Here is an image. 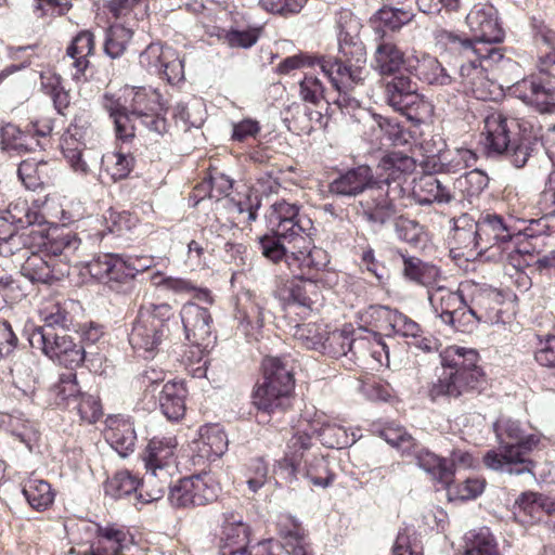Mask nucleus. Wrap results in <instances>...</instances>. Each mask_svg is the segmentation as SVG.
<instances>
[{
  "label": "nucleus",
  "instance_id": "nucleus-1",
  "mask_svg": "<svg viewBox=\"0 0 555 555\" xmlns=\"http://www.w3.org/2000/svg\"><path fill=\"white\" fill-rule=\"evenodd\" d=\"M177 444L172 436L151 439L143 457L146 474L142 481L128 470L117 472L106 480L105 494L114 499L134 494L135 505L159 500L177 470L173 457Z\"/></svg>",
  "mask_w": 555,
  "mask_h": 555
},
{
  "label": "nucleus",
  "instance_id": "nucleus-2",
  "mask_svg": "<svg viewBox=\"0 0 555 555\" xmlns=\"http://www.w3.org/2000/svg\"><path fill=\"white\" fill-rule=\"evenodd\" d=\"M318 64L337 91L333 104L344 114L359 109L360 102L349 91L364 79L366 52L360 38L340 30L337 55L323 56Z\"/></svg>",
  "mask_w": 555,
  "mask_h": 555
},
{
  "label": "nucleus",
  "instance_id": "nucleus-3",
  "mask_svg": "<svg viewBox=\"0 0 555 555\" xmlns=\"http://www.w3.org/2000/svg\"><path fill=\"white\" fill-rule=\"evenodd\" d=\"M493 431L500 450H489L483 456L485 465L509 475L529 473L534 476V462L529 454L539 447L541 434L528 431L519 421L500 417L493 423Z\"/></svg>",
  "mask_w": 555,
  "mask_h": 555
},
{
  "label": "nucleus",
  "instance_id": "nucleus-4",
  "mask_svg": "<svg viewBox=\"0 0 555 555\" xmlns=\"http://www.w3.org/2000/svg\"><path fill=\"white\" fill-rule=\"evenodd\" d=\"M415 162L401 153L385 155L378 166V172L373 175L369 166L361 165L339 173L330 184L328 192L338 197H356L366 190L382 189L391 183L400 185L405 175L412 172Z\"/></svg>",
  "mask_w": 555,
  "mask_h": 555
},
{
  "label": "nucleus",
  "instance_id": "nucleus-5",
  "mask_svg": "<svg viewBox=\"0 0 555 555\" xmlns=\"http://www.w3.org/2000/svg\"><path fill=\"white\" fill-rule=\"evenodd\" d=\"M482 135L488 155H503L515 168L526 166L538 144L535 138L526 133L518 119L499 111L483 119Z\"/></svg>",
  "mask_w": 555,
  "mask_h": 555
},
{
  "label": "nucleus",
  "instance_id": "nucleus-6",
  "mask_svg": "<svg viewBox=\"0 0 555 555\" xmlns=\"http://www.w3.org/2000/svg\"><path fill=\"white\" fill-rule=\"evenodd\" d=\"M311 447V434L296 431L287 441L284 457L278 462L279 472L289 482L308 480L314 487L326 488L334 480V474L324 456L308 453Z\"/></svg>",
  "mask_w": 555,
  "mask_h": 555
},
{
  "label": "nucleus",
  "instance_id": "nucleus-7",
  "mask_svg": "<svg viewBox=\"0 0 555 555\" xmlns=\"http://www.w3.org/2000/svg\"><path fill=\"white\" fill-rule=\"evenodd\" d=\"M441 364L450 372L440 377L429 389L431 399L441 396L460 397L464 392L477 389L483 374L477 365L478 353L474 349L450 346L441 353Z\"/></svg>",
  "mask_w": 555,
  "mask_h": 555
},
{
  "label": "nucleus",
  "instance_id": "nucleus-8",
  "mask_svg": "<svg viewBox=\"0 0 555 555\" xmlns=\"http://www.w3.org/2000/svg\"><path fill=\"white\" fill-rule=\"evenodd\" d=\"M263 377L253 391V404L264 413L283 412L291 406L294 378L287 362L276 357L262 361Z\"/></svg>",
  "mask_w": 555,
  "mask_h": 555
},
{
  "label": "nucleus",
  "instance_id": "nucleus-9",
  "mask_svg": "<svg viewBox=\"0 0 555 555\" xmlns=\"http://www.w3.org/2000/svg\"><path fill=\"white\" fill-rule=\"evenodd\" d=\"M170 315L171 307L168 304L142 307L129 334V344L133 350L146 359L153 358L167 336Z\"/></svg>",
  "mask_w": 555,
  "mask_h": 555
},
{
  "label": "nucleus",
  "instance_id": "nucleus-10",
  "mask_svg": "<svg viewBox=\"0 0 555 555\" xmlns=\"http://www.w3.org/2000/svg\"><path fill=\"white\" fill-rule=\"evenodd\" d=\"M268 230L296 247L309 243L313 230L312 220L300 211V206L286 201L275 202L266 215Z\"/></svg>",
  "mask_w": 555,
  "mask_h": 555
},
{
  "label": "nucleus",
  "instance_id": "nucleus-11",
  "mask_svg": "<svg viewBox=\"0 0 555 555\" xmlns=\"http://www.w3.org/2000/svg\"><path fill=\"white\" fill-rule=\"evenodd\" d=\"M268 230L296 247L309 243L313 230L312 220L300 211V206L286 201L275 202L266 215Z\"/></svg>",
  "mask_w": 555,
  "mask_h": 555
},
{
  "label": "nucleus",
  "instance_id": "nucleus-12",
  "mask_svg": "<svg viewBox=\"0 0 555 555\" xmlns=\"http://www.w3.org/2000/svg\"><path fill=\"white\" fill-rule=\"evenodd\" d=\"M28 340L33 348L40 349L50 359L70 369L79 366L87 354L85 346L56 328L36 327Z\"/></svg>",
  "mask_w": 555,
  "mask_h": 555
},
{
  "label": "nucleus",
  "instance_id": "nucleus-13",
  "mask_svg": "<svg viewBox=\"0 0 555 555\" xmlns=\"http://www.w3.org/2000/svg\"><path fill=\"white\" fill-rule=\"evenodd\" d=\"M171 483V481L169 482ZM168 500L177 508L204 506L218 498L219 487L208 474H199L179 479L168 485Z\"/></svg>",
  "mask_w": 555,
  "mask_h": 555
},
{
  "label": "nucleus",
  "instance_id": "nucleus-14",
  "mask_svg": "<svg viewBox=\"0 0 555 555\" xmlns=\"http://www.w3.org/2000/svg\"><path fill=\"white\" fill-rule=\"evenodd\" d=\"M428 299L441 321L453 330L465 333L462 313L466 308V285L456 291L437 286L428 291Z\"/></svg>",
  "mask_w": 555,
  "mask_h": 555
},
{
  "label": "nucleus",
  "instance_id": "nucleus-15",
  "mask_svg": "<svg viewBox=\"0 0 555 555\" xmlns=\"http://www.w3.org/2000/svg\"><path fill=\"white\" fill-rule=\"evenodd\" d=\"M390 77L384 87L386 103L395 111L413 118L420 107L425 105L423 96L417 92V83L403 73Z\"/></svg>",
  "mask_w": 555,
  "mask_h": 555
},
{
  "label": "nucleus",
  "instance_id": "nucleus-16",
  "mask_svg": "<svg viewBox=\"0 0 555 555\" xmlns=\"http://www.w3.org/2000/svg\"><path fill=\"white\" fill-rule=\"evenodd\" d=\"M514 92L520 100L541 113L555 111V77L548 73L540 72L524 78L514 86Z\"/></svg>",
  "mask_w": 555,
  "mask_h": 555
},
{
  "label": "nucleus",
  "instance_id": "nucleus-17",
  "mask_svg": "<svg viewBox=\"0 0 555 555\" xmlns=\"http://www.w3.org/2000/svg\"><path fill=\"white\" fill-rule=\"evenodd\" d=\"M275 294L285 306L297 307L304 317L315 310L322 299L320 286L311 278L287 280Z\"/></svg>",
  "mask_w": 555,
  "mask_h": 555
},
{
  "label": "nucleus",
  "instance_id": "nucleus-18",
  "mask_svg": "<svg viewBox=\"0 0 555 555\" xmlns=\"http://www.w3.org/2000/svg\"><path fill=\"white\" fill-rule=\"evenodd\" d=\"M472 40L477 43H500L505 34L496 9L490 3H478L466 16Z\"/></svg>",
  "mask_w": 555,
  "mask_h": 555
},
{
  "label": "nucleus",
  "instance_id": "nucleus-19",
  "mask_svg": "<svg viewBox=\"0 0 555 555\" xmlns=\"http://www.w3.org/2000/svg\"><path fill=\"white\" fill-rule=\"evenodd\" d=\"M131 103L128 109L139 119V125L157 134L167 131V120L156 113L159 106V94L151 89H132Z\"/></svg>",
  "mask_w": 555,
  "mask_h": 555
},
{
  "label": "nucleus",
  "instance_id": "nucleus-20",
  "mask_svg": "<svg viewBox=\"0 0 555 555\" xmlns=\"http://www.w3.org/2000/svg\"><path fill=\"white\" fill-rule=\"evenodd\" d=\"M479 240L482 242L485 253L496 247L504 250L512 240L520 232L511 218L496 214H482L477 220Z\"/></svg>",
  "mask_w": 555,
  "mask_h": 555
},
{
  "label": "nucleus",
  "instance_id": "nucleus-21",
  "mask_svg": "<svg viewBox=\"0 0 555 555\" xmlns=\"http://www.w3.org/2000/svg\"><path fill=\"white\" fill-rule=\"evenodd\" d=\"M21 273L33 283L52 284L67 276L69 268L46 253H31L22 264Z\"/></svg>",
  "mask_w": 555,
  "mask_h": 555
},
{
  "label": "nucleus",
  "instance_id": "nucleus-22",
  "mask_svg": "<svg viewBox=\"0 0 555 555\" xmlns=\"http://www.w3.org/2000/svg\"><path fill=\"white\" fill-rule=\"evenodd\" d=\"M404 178L401 180L403 181ZM402 184V182H400ZM377 194L367 199L361 201L360 214L372 225L382 227L392 220L397 214L396 206L390 199V192H401V185L391 183L389 186L382 185V189H374Z\"/></svg>",
  "mask_w": 555,
  "mask_h": 555
},
{
  "label": "nucleus",
  "instance_id": "nucleus-23",
  "mask_svg": "<svg viewBox=\"0 0 555 555\" xmlns=\"http://www.w3.org/2000/svg\"><path fill=\"white\" fill-rule=\"evenodd\" d=\"M185 338L195 345H204L209 340L212 328V318L209 310L195 302L184 304L180 310Z\"/></svg>",
  "mask_w": 555,
  "mask_h": 555
},
{
  "label": "nucleus",
  "instance_id": "nucleus-24",
  "mask_svg": "<svg viewBox=\"0 0 555 555\" xmlns=\"http://www.w3.org/2000/svg\"><path fill=\"white\" fill-rule=\"evenodd\" d=\"M219 541L220 555H253L249 551V527L233 513L223 515Z\"/></svg>",
  "mask_w": 555,
  "mask_h": 555
},
{
  "label": "nucleus",
  "instance_id": "nucleus-25",
  "mask_svg": "<svg viewBox=\"0 0 555 555\" xmlns=\"http://www.w3.org/2000/svg\"><path fill=\"white\" fill-rule=\"evenodd\" d=\"M80 244L81 240L75 232L65 227H55L48 231L40 247L41 253L69 266Z\"/></svg>",
  "mask_w": 555,
  "mask_h": 555
},
{
  "label": "nucleus",
  "instance_id": "nucleus-26",
  "mask_svg": "<svg viewBox=\"0 0 555 555\" xmlns=\"http://www.w3.org/2000/svg\"><path fill=\"white\" fill-rule=\"evenodd\" d=\"M292 245V253L287 258V267L295 276L302 279L310 275L313 271H320L330 262L327 253L320 247L311 246L312 240L309 235V243L304 247Z\"/></svg>",
  "mask_w": 555,
  "mask_h": 555
},
{
  "label": "nucleus",
  "instance_id": "nucleus-27",
  "mask_svg": "<svg viewBox=\"0 0 555 555\" xmlns=\"http://www.w3.org/2000/svg\"><path fill=\"white\" fill-rule=\"evenodd\" d=\"M131 544L132 538L124 527L98 526L96 540L85 555H124Z\"/></svg>",
  "mask_w": 555,
  "mask_h": 555
},
{
  "label": "nucleus",
  "instance_id": "nucleus-28",
  "mask_svg": "<svg viewBox=\"0 0 555 555\" xmlns=\"http://www.w3.org/2000/svg\"><path fill=\"white\" fill-rule=\"evenodd\" d=\"M404 53L392 41L391 36L377 27L376 49L373 66L382 76H391L401 73Z\"/></svg>",
  "mask_w": 555,
  "mask_h": 555
},
{
  "label": "nucleus",
  "instance_id": "nucleus-29",
  "mask_svg": "<svg viewBox=\"0 0 555 555\" xmlns=\"http://www.w3.org/2000/svg\"><path fill=\"white\" fill-rule=\"evenodd\" d=\"M494 294L474 285H466V308L462 313L465 333L472 332L477 324L489 317L493 307Z\"/></svg>",
  "mask_w": 555,
  "mask_h": 555
},
{
  "label": "nucleus",
  "instance_id": "nucleus-30",
  "mask_svg": "<svg viewBox=\"0 0 555 555\" xmlns=\"http://www.w3.org/2000/svg\"><path fill=\"white\" fill-rule=\"evenodd\" d=\"M479 228L477 220L468 218L466 215L461 216L455 220V225L452 234V242L455 249L461 251V255L466 259H475L482 254L483 244L479 240Z\"/></svg>",
  "mask_w": 555,
  "mask_h": 555
},
{
  "label": "nucleus",
  "instance_id": "nucleus-31",
  "mask_svg": "<svg viewBox=\"0 0 555 555\" xmlns=\"http://www.w3.org/2000/svg\"><path fill=\"white\" fill-rule=\"evenodd\" d=\"M460 66L459 77L453 78V80L461 85L465 93L486 101L489 98V80L486 70L477 56H470Z\"/></svg>",
  "mask_w": 555,
  "mask_h": 555
},
{
  "label": "nucleus",
  "instance_id": "nucleus-32",
  "mask_svg": "<svg viewBox=\"0 0 555 555\" xmlns=\"http://www.w3.org/2000/svg\"><path fill=\"white\" fill-rule=\"evenodd\" d=\"M266 306L263 300L247 295L244 301H240L234 314L238 321V328L249 338L257 339L266 320Z\"/></svg>",
  "mask_w": 555,
  "mask_h": 555
},
{
  "label": "nucleus",
  "instance_id": "nucleus-33",
  "mask_svg": "<svg viewBox=\"0 0 555 555\" xmlns=\"http://www.w3.org/2000/svg\"><path fill=\"white\" fill-rule=\"evenodd\" d=\"M433 37L440 55L444 57L459 56L469 59L476 53H482V49L477 48L472 38L462 37L454 31L441 27L433 31Z\"/></svg>",
  "mask_w": 555,
  "mask_h": 555
},
{
  "label": "nucleus",
  "instance_id": "nucleus-34",
  "mask_svg": "<svg viewBox=\"0 0 555 555\" xmlns=\"http://www.w3.org/2000/svg\"><path fill=\"white\" fill-rule=\"evenodd\" d=\"M433 37L440 55L444 57L459 56L469 59L476 53H482V49L477 48L472 38L462 37L454 31L441 27L433 31Z\"/></svg>",
  "mask_w": 555,
  "mask_h": 555
},
{
  "label": "nucleus",
  "instance_id": "nucleus-35",
  "mask_svg": "<svg viewBox=\"0 0 555 555\" xmlns=\"http://www.w3.org/2000/svg\"><path fill=\"white\" fill-rule=\"evenodd\" d=\"M105 439L121 457H127L137 442L133 423L119 416L108 417Z\"/></svg>",
  "mask_w": 555,
  "mask_h": 555
},
{
  "label": "nucleus",
  "instance_id": "nucleus-36",
  "mask_svg": "<svg viewBox=\"0 0 555 555\" xmlns=\"http://www.w3.org/2000/svg\"><path fill=\"white\" fill-rule=\"evenodd\" d=\"M125 268V258L116 254L100 255L88 263L91 276L112 288L113 283H126Z\"/></svg>",
  "mask_w": 555,
  "mask_h": 555
},
{
  "label": "nucleus",
  "instance_id": "nucleus-37",
  "mask_svg": "<svg viewBox=\"0 0 555 555\" xmlns=\"http://www.w3.org/2000/svg\"><path fill=\"white\" fill-rule=\"evenodd\" d=\"M402 258V274L405 280L425 286H434L441 276L440 269L422 259L400 254Z\"/></svg>",
  "mask_w": 555,
  "mask_h": 555
},
{
  "label": "nucleus",
  "instance_id": "nucleus-38",
  "mask_svg": "<svg viewBox=\"0 0 555 555\" xmlns=\"http://www.w3.org/2000/svg\"><path fill=\"white\" fill-rule=\"evenodd\" d=\"M186 395L183 382H168L163 386L158 401L163 414L169 421H178L184 416Z\"/></svg>",
  "mask_w": 555,
  "mask_h": 555
},
{
  "label": "nucleus",
  "instance_id": "nucleus-39",
  "mask_svg": "<svg viewBox=\"0 0 555 555\" xmlns=\"http://www.w3.org/2000/svg\"><path fill=\"white\" fill-rule=\"evenodd\" d=\"M103 106L113 119L117 139L121 141L131 140L135 135L139 124L135 115H132L128 107L119 103L118 100L108 95L104 96Z\"/></svg>",
  "mask_w": 555,
  "mask_h": 555
},
{
  "label": "nucleus",
  "instance_id": "nucleus-40",
  "mask_svg": "<svg viewBox=\"0 0 555 555\" xmlns=\"http://www.w3.org/2000/svg\"><path fill=\"white\" fill-rule=\"evenodd\" d=\"M36 360L31 353L21 354L11 366L13 385L24 396L31 398L36 391Z\"/></svg>",
  "mask_w": 555,
  "mask_h": 555
},
{
  "label": "nucleus",
  "instance_id": "nucleus-41",
  "mask_svg": "<svg viewBox=\"0 0 555 555\" xmlns=\"http://www.w3.org/2000/svg\"><path fill=\"white\" fill-rule=\"evenodd\" d=\"M413 195L420 205L450 203V190L434 175L423 176L413 189Z\"/></svg>",
  "mask_w": 555,
  "mask_h": 555
},
{
  "label": "nucleus",
  "instance_id": "nucleus-42",
  "mask_svg": "<svg viewBox=\"0 0 555 555\" xmlns=\"http://www.w3.org/2000/svg\"><path fill=\"white\" fill-rule=\"evenodd\" d=\"M228 449L225 433L218 425L204 426L199 429L198 450L202 456L215 461Z\"/></svg>",
  "mask_w": 555,
  "mask_h": 555
},
{
  "label": "nucleus",
  "instance_id": "nucleus-43",
  "mask_svg": "<svg viewBox=\"0 0 555 555\" xmlns=\"http://www.w3.org/2000/svg\"><path fill=\"white\" fill-rule=\"evenodd\" d=\"M416 464L420 468L431 474L439 482L447 486L449 491L452 492L453 472L449 462L446 459H440L435 453L428 450H422L416 455Z\"/></svg>",
  "mask_w": 555,
  "mask_h": 555
},
{
  "label": "nucleus",
  "instance_id": "nucleus-44",
  "mask_svg": "<svg viewBox=\"0 0 555 555\" xmlns=\"http://www.w3.org/2000/svg\"><path fill=\"white\" fill-rule=\"evenodd\" d=\"M366 120L370 121L372 126L378 127L383 132L382 138H384V145L405 146L411 144L413 139L411 132L404 129L399 122L380 115H366Z\"/></svg>",
  "mask_w": 555,
  "mask_h": 555
},
{
  "label": "nucleus",
  "instance_id": "nucleus-45",
  "mask_svg": "<svg viewBox=\"0 0 555 555\" xmlns=\"http://www.w3.org/2000/svg\"><path fill=\"white\" fill-rule=\"evenodd\" d=\"M172 117L184 131L199 128L205 120L204 103L198 99L178 102L172 108Z\"/></svg>",
  "mask_w": 555,
  "mask_h": 555
},
{
  "label": "nucleus",
  "instance_id": "nucleus-46",
  "mask_svg": "<svg viewBox=\"0 0 555 555\" xmlns=\"http://www.w3.org/2000/svg\"><path fill=\"white\" fill-rule=\"evenodd\" d=\"M319 425L320 422L314 421L309 425V429L306 430L317 434L322 444L327 448L343 449L354 442V439L348 436L347 430L343 426L330 423Z\"/></svg>",
  "mask_w": 555,
  "mask_h": 555
},
{
  "label": "nucleus",
  "instance_id": "nucleus-47",
  "mask_svg": "<svg viewBox=\"0 0 555 555\" xmlns=\"http://www.w3.org/2000/svg\"><path fill=\"white\" fill-rule=\"evenodd\" d=\"M40 82L42 91L51 98L56 112L64 115V111L70 104V94L63 86L62 77L52 72H43L40 75Z\"/></svg>",
  "mask_w": 555,
  "mask_h": 555
},
{
  "label": "nucleus",
  "instance_id": "nucleus-48",
  "mask_svg": "<svg viewBox=\"0 0 555 555\" xmlns=\"http://www.w3.org/2000/svg\"><path fill=\"white\" fill-rule=\"evenodd\" d=\"M0 146L4 151H14L18 154L33 150L35 139L30 130L22 131L16 125L7 124L0 129Z\"/></svg>",
  "mask_w": 555,
  "mask_h": 555
},
{
  "label": "nucleus",
  "instance_id": "nucleus-49",
  "mask_svg": "<svg viewBox=\"0 0 555 555\" xmlns=\"http://www.w3.org/2000/svg\"><path fill=\"white\" fill-rule=\"evenodd\" d=\"M31 508L44 511L54 501V493L49 482L41 479L27 480L22 490Z\"/></svg>",
  "mask_w": 555,
  "mask_h": 555
},
{
  "label": "nucleus",
  "instance_id": "nucleus-50",
  "mask_svg": "<svg viewBox=\"0 0 555 555\" xmlns=\"http://www.w3.org/2000/svg\"><path fill=\"white\" fill-rule=\"evenodd\" d=\"M395 309L386 306H370L359 312L360 331H389Z\"/></svg>",
  "mask_w": 555,
  "mask_h": 555
},
{
  "label": "nucleus",
  "instance_id": "nucleus-51",
  "mask_svg": "<svg viewBox=\"0 0 555 555\" xmlns=\"http://www.w3.org/2000/svg\"><path fill=\"white\" fill-rule=\"evenodd\" d=\"M260 31L261 28L255 26L246 28L231 26L228 29H222L219 38L232 49H249L258 41Z\"/></svg>",
  "mask_w": 555,
  "mask_h": 555
},
{
  "label": "nucleus",
  "instance_id": "nucleus-52",
  "mask_svg": "<svg viewBox=\"0 0 555 555\" xmlns=\"http://www.w3.org/2000/svg\"><path fill=\"white\" fill-rule=\"evenodd\" d=\"M417 62L416 75L427 83L447 86L453 81V78L436 57L425 55Z\"/></svg>",
  "mask_w": 555,
  "mask_h": 555
},
{
  "label": "nucleus",
  "instance_id": "nucleus-53",
  "mask_svg": "<svg viewBox=\"0 0 555 555\" xmlns=\"http://www.w3.org/2000/svg\"><path fill=\"white\" fill-rule=\"evenodd\" d=\"M135 159L129 153L113 152L102 157L104 171L116 182L126 179L134 167Z\"/></svg>",
  "mask_w": 555,
  "mask_h": 555
},
{
  "label": "nucleus",
  "instance_id": "nucleus-54",
  "mask_svg": "<svg viewBox=\"0 0 555 555\" xmlns=\"http://www.w3.org/2000/svg\"><path fill=\"white\" fill-rule=\"evenodd\" d=\"M464 555H500L496 540L489 528L482 527L467 534Z\"/></svg>",
  "mask_w": 555,
  "mask_h": 555
},
{
  "label": "nucleus",
  "instance_id": "nucleus-55",
  "mask_svg": "<svg viewBox=\"0 0 555 555\" xmlns=\"http://www.w3.org/2000/svg\"><path fill=\"white\" fill-rule=\"evenodd\" d=\"M50 393L56 405L69 406L78 401L82 392L78 386L76 374L69 372L60 376L59 382L51 388Z\"/></svg>",
  "mask_w": 555,
  "mask_h": 555
},
{
  "label": "nucleus",
  "instance_id": "nucleus-56",
  "mask_svg": "<svg viewBox=\"0 0 555 555\" xmlns=\"http://www.w3.org/2000/svg\"><path fill=\"white\" fill-rule=\"evenodd\" d=\"M132 36L133 30L122 24L109 26L104 41L105 53L112 59L120 57L125 53Z\"/></svg>",
  "mask_w": 555,
  "mask_h": 555
},
{
  "label": "nucleus",
  "instance_id": "nucleus-57",
  "mask_svg": "<svg viewBox=\"0 0 555 555\" xmlns=\"http://www.w3.org/2000/svg\"><path fill=\"white\" fill-rule=\"evenodd\" d=\"M258 243L263 257L274 263L284 260L287 264L288 255L292 253V245L286 240L270 232L259 236Z\"/></svg>",
  "mask_w": 555,
  "mask_h": 555
},
{
  "label": "nucleus",
  "instance_id": "nucleus-58",
  "mask_svg": "<svg viewBox=\"0 0 555 555\" xmlns=\"http://www.w3.org/2000/svg\"><path fill=\"white\" fill-rule=\"evenodd\" d=\"M351 334H353L351 325L327 332L321 352L332 358L345 357L348 360Z\"/></svg>",
  "mask_w": 555,
  "mask_h": 555
},
{
  "label": "nucleus",
  "instance_id": "nucleus-59",
  "mask_svg": "<svg viewBox=\"0 0 555 555\" xmlns=\"http://www.w3.org/2000/svg\"><path fill=\"white\" fill-rule=\"evenodd\" d=\"M48 163L35 159L23 160L17 169V173L23 184L28 190H37L44 183V179L48 177Z\"/></svg>",
  "mask_w": 555,
  "mask_h": 555
},
{
  "label": "nucleus",
  "instance_id": "nucleus-60",
  "mask_svg": "<svg viewBox=\"0 0 555 555\" xmlns=\"http://www.w3.org/2000/svg\"><path fill=\"white\" fill-rule=\"evenodd\" d=\"M8 214L11 222L20 228L40 224L44 219V217L37 209H33L25 199H17L11 203L8 208Z\"/></svg>",
  "mask_w": 555,
  "mask_h": 555
},
{
  "label": "nucleus",
  "instance_id": "nucleus-61",
  "mask_svg": "<svg viewBox=\"0 0 555 555\" xmlns=\"http://www.w3.org/2000/svg\"><path fill=\"white\" fill-rule=\"evenodd\" d=\"M377 332L375 331H354L350 337L349 356L348 361L356 363L359 360H363L370 356L372 341Z\"/></svg>",
  "mask_w": 555,
  "mask_h": 555
},
{
  "label": "nucleus",
  "instance_id": "nucleus-62",
  "mask_svg": "<svg viewBox=\"0 0 555 555\" xmlns=\"http://www.w3.org/2000/svg\"><path fill=\"white\" fill-rule=\"evenodd\" d=\"M327 331L321 325L315 323L300 324L296 326L294 333L295 338L301 340L308 349L318 350L321 352L324 347V339Z\"/></svg>",
  "mask_w": 555,
  "mask_h": 555
},
{
  "label": "nucleus",
  "instance_id": "nucleus-63",
  "mask_svg": "<svg viewBox=\"0 0 555 555\" xmlns=\"http://www.w3.org/2000/svg\"><path fill=\"white\" fill-rule=\"evenodd\" d=\"M170 47L163 46L159 42L150 43L144 51L140 53V64L152 74H159L162 66L167 62V50Z\"/></svg>",
  "mask_w": 555,
  "mask_h": 555
},
{
  "label": "nucleus",
  "instance_id": "nucleus-64",
  "mask_svg": "<svg viewBox=\"0 0 555 555\" xmlns=\"http://www.w3.org/2000/svg\"><path fill=\"white\" fill-rule=\"evenodd\" d=\"M41 317L44 321V325L42 327L55 328V326H59L57 331L65 332L72 324L70 314L60 302L47 305L41 310Z\"/></svg>",
  "mask_w": 555,
  "mask_h": 555
}]
</instances>
